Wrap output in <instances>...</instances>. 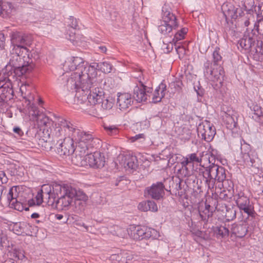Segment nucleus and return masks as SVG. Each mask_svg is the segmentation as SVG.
<instances>
[{
    "label": "nucleus",
    "instance_id": "31",
    "mask_svg": "<svg viewBox=\"0 0 263 263\" xmlns=\"http://www.w3.org/2000/svg\"><path fill=\"white\" fill-rule=\"evenodd\" d=\"M14 11L15 8L11 3L7 1L0 2V15L3 17L9 16Z\"/></svg>",
    "mask_w": 263,
    "mask_h": 263
},
{
    "label": "nucleus",
    "instance_id": "59",
    "mask_svg": "<svg viewBox=\"0 0 263 263\" xmlns=\"http://www.w3.org/2000/svg\"><path fill=\"white\" fill-rule=\"evenodd\" d=\"M74 191L76 194L74 195L73 198H75L76 200L86 201L88 197L83 191L81 190L77 191L75 188Z\"/></svg>",
    "mask_w": 263,
    "mask_h": 263
},
{
    "label": "nucleus",
    "instance_id": "43",
    "mask_svg": "<svg viewBox=\"0 0 263 263\" xmlns=\"http://www.w3.org/2000/svg\"><path fill=\"white\" fill-rule=\"evenodd\" d=\"M38 226H35L26 222H24L23 235L32 236L37 231Z\"/></svg>",
    "mask_w": 263,
    "mask_h": 263
},
{
    "label": "nucleus",
    "instance_id": "39",
    "mask_svg": "<svg viewBox=\"0 0 263 263\" xmlns=\"http://www.w3.org/2000/svg\"><path fill=\"white\" fill-rule=\"evenodd\" d=\"M211 63H212L213 66H222L223 61L219 47H216L215 48L212 53V60Z\"/></svg>",
    "mask_w": 263,
    "mask_h": 263
},
{
    "label": "nucleus",
    "instance_id": "3",
    "mask_svg": "<svg viewBox=\"0 0 263 263\" xmlns=\"http://www.w3.org/2000/svg\"><path fill=\"white\" fill-rule=\"evenodd\" d=\"M28 58L20 57L18 55H12L9 61V64L6 66L5 71L8 78L12 77H21L26 73H30L33 69L32 62Z\"/></svg>",
    "mask_w": 263,
    "mask_h": 263
},
{
    "label": "nucleus",
    "instance_id": "24",
    "mask_svg": "<svg viewBox=\"0 0 263 263\" xmlns=\"http://www.w3.org/2000/svg\"><path fill=\"white\" fill-rule=\"evenodd\" d=\"M11 41L12 45L26 47L30 44L28 36L20 32L13 33L12 34Z\"/></svg>",
    "mask_w": 263,
    "mask_h": 263
},
{
    "label": "nucleus",
    "instance_id": "38",
    "mask_svg": "<svg viewBox=\"0 0 263 263\" xmlns=\"http://www.w3.org/2000/svg\"><path fill=\"white\" fill-rule=\"evenodd\" d=\"M250 108L254 112L255 119L263 125V108L256 104H253L250 106Z\"/></svg>",
    "mask_w": 263,
    "mask_h": 263
},
{
    "label": "nucleus",
    "instance_id": "23",
    "mask_svg": "<svg viewBox=\"0 0 263 263\" xmlns=\"http://www.w3.org/2000/svg\"><path fill=\"white\" fill-rule=\"evenodd\" d=\"M133 102V99L130 93H118L117 104L120 110H126L132 106Z\"/></svg>",
    "mask_w": 263,
    "mask_h": 263
},
{
    "label": "nucleus",
    "instance_id": "9",
    "mask_svg": "<svg viewBox=\"0 0 263 263\" xmlns=\"http://www.w3.org/2000/svg\"><path fill=\"white\" fill-rule=\"evenodd\" d=\"M203 72L205 78L213 82L221 84L224 77V71L222 66H213L208 60L203 65Z\"/></svg>",
    "mask_w": 263,
    "mask_h": 263
},
{
    "label": "nucleus",
    "instance_id": "42",
    "mask_svg": "<svg viewBox=\"0 0 263 263\" xmlns=\"http://www.w3.org/2000/svg\"><path fill=\"white\" fill-rule=\"evenodd\" d=\"M213 231L217 238H223L228 236L229 234V230L225 226L214 227Z\"/></svg>",
    "mask_w": 263,
    "mask_h": 263
},
{
    "label": "nucleus",
    "instance_id": "63",
    "mask_svg": "<svg viewBox=\"0 0 263 263\" xmlns=\"http://www.w3.org/2000/svg\"><path fill=\"white\" fill-rule=\"evenodd\" d=\"M175 49L179 55V58H181V56L183 57L185 55L186 50L183 46L180 45L177 46L176 45H175Z\"/></svg>",
    "mask_w": 263,
    "mask_h": 263
},
{
    "label": "nucleus",
    "instance_id": "6",
    "mask_svg": "<svg viewBox=\"0 0 263 263\" xmlns=\"http://www.w3.org/2000/svg\"><path fill=\"white\" fill-rule=\"evenodd\" d=\"M129 235L134 240L158 239L159 232L156 230L143 226H131L128 230Z\"/></svg>",
    "mask_w": 263,
    "mask_h": 263
},
{
    "label": "nucleus",
    "instance_id": "28",
    "mask_svg": "<svg viewBox=\"0 0 263 263\" xmlns=\"http://www.w3.org/2000/svg\"><path fill=\"white\" fill-rule=\"evenodd\" d=\"M256 40L257 39L254 37V36L245 35L238 41V47L239 48L240 47L242 49L250 51L252 46L255 45Z\"/></svg>",
    "mask_w": 263,
    "mask_h": 263
},
{
    "label": "nucleus",
    "instance_id": "46",
    "mask_svg": "<svg viewBox=\"0 0 263 263\" xmlns=\"http://www.w3.org/2000/svg\"><path fill=\"white\" fill-rule=\"evenodd\" d=\"M252 32L253 35H260L259 39H263V19H259L255 23Z\"/></svg>",
    "mask_w": 263,
    "mask_h": 263
},
{
    "label": "nucleus",
    "instance_id": "54",
    "mask_svg": "<svg viewBox=\"0 0 263 263\" xmlns=\"http://www.w3.org/2000/svg\"><path fill=\"white\" fill-rule=\"evenodd\" d=\"M109 259L112 263H125V260L123 256V251L118 254L111 255Z\"/></svg>",
    "mask_w": 263,
    "mask_h": 263
},
{
    "label": "nucleus",
    "instance_id": "2",
    "mask_svg": "<svg viewBox=\"0 0 263 263\" xmlns=\"http://www.w3.org/2000/svg\"><path fill=\"white\" fill-rule=\"evenodd\" d=\"M202 167L199 170V177H201L208 186V191H214L216 181L223 183L226 181V169L223 167L215 164L214 163H212L208 166Z\"/></svg>",
    "mask_w": 263,
    "mask_h": 263
},
{
    "label": "nucleus",
    "instance_id": "29",
    "mask_svg": "<svg viewBox=\"0 0 263 263\" xmlns=\"http://www.w3.org/2000/svg\"><path fill=\"white\" fill-rule=\"evenodd\" d=\"M104 97V92L101 88L97 87L89 92V103L91 105H96L100 103Z\"/></svg>",
    "mask_w": 263,
    "mask_h": 263
},
{
    "label": "nucleus",
    "instance_id": "61",
    "mask_svg": "<svg viewBox=\"0 0 263 263\" xmlns=\"http://www.w3.org/2000/svg\"><path fill=\"white\" fill-rule=\"evenodd\" d=\"M64 70L68 71H74V62H73V57L70 58L67 61H66L64 65Z\"/></svg>",
    "mask_w": 263,
    "mask_h": 263
},
{
    "label": "nucleus",
    "instance_id": "8",
    "mask_svg": "<svg viewBox=\"0 0 263 263\" xmlns=\"http://www.w3.org/2000/svg\"><path fill=\"white\" fill-rule=\"evenodd\" d=\"M234 200L241 213L247 214L248 218L255 217L256 213L254 210V203L243 192H240L236 194Z\"/></svg>",
    "mask_w": 263,
    "mask_h": 263
},
{
    "label": "nucleus",
    "instance_id": "51",
    "mask_svg": "<svg viewBox=\"0 0 263 263\" xmlns=\"http://www.w3.org/2000/svg\"><path fill=\"white\" fill-rule=\"evenodd\" d=\"M103 127L107 134L110 136H115L119 134V128L115 125L104 124Z\"/></svg>",
    "mask_w": 263,
    "mask_h": 263
},
{
    "label": "nucleus",
    "instance_id": "62",
    "mask_svg": "<svg viewBox=\"0 0 263 263\" xmlns=\"http://www.w3.org/2000/svg\"><path fill=\"white\" fill-rule=\"evenodd\" d=\"M68 25L69 26L74 29H79L78 20L74 18L73 16H70L68 18Z\"/></svg>",
    "mask_w": 263,
    "mask_h": 263
},
{
    "label": "nucleus",
    "instance_id": "36",
    "mask_svg": "<svg viewBox=\"0 0 263 263\" xmlns=\"http://www.w3.org/2000/svg\"><path fill=\"white\" fill-rule=\"evenodd\" d=\"M231 230L233 234L240 238L244 237L248 232L246 224H238L236 223L232 225Z\"/></svg>",
    "mask_w": 263,
    "mask_h": 263
},
{
    "label": "nucleus",
    "instance_id": "32",
    "mask_svg": "<svg viewBox=\"0 0 263 263\" xmlns=\"http://www.w3.org/2000/svg\"><path fill=\"white\" fill-rule=\"evenodd\" d=\"M123 165L125 168L128 167L132 170H136L138 166V160L135 156L126 155L123 156Z\"/></svg>",
    "mask_w": 263,
    "mask_h": 263
},
{
    "label": "nucleus",
    "instance_id": "53",
    "mask_svg": "<svg viewBox=\"0 0 263 263\" xmlns=\"http://www.w3.org/2000/svg\"><path fill=\"white\" fill-rule=\"evenodd\" d=\"M240 142L241 144L240 156H242L253 150L251 146L247 143L244 139H241Z\"/></svg>",
    "mask_w": 263,
    "mask_h": 263
},
{
    "label": "nucleus",
    "instance_id": "34",
    "mask_svg": "<svg viewBox=\"0 0 263 263\" xmlns=\"http://www.w3.org/2000/svg\"><path fill=\"white\" fill-rule=\"evenodd\" d=\"M14 91L11 84L5 83L0 87V95L8 101L13 99Z\"/></svg>",
    "mask_w": 263,
    "mask_h": 263
},
{
    "label": "nucleus",
    "instance_id": "20",
    "mask_svg": "<svg viewBox=\"0 0 263 263\" xmlns=\"http://www.w3.org/2000/svg\"><path fill=\"white\" fill-rule=\"evenodd\" d=\"M164 188L163 182H157L152 184L151 186L146 187L145 193H147L153 199L159 200L164 194Z\"/></svg>",
    "mask_w": 263,
    "mask_h": 263
},
{
    "label": "nucleus",
    "instance_id": "45",
    "mask_svg": "<svg viewBox=\"0 0 263 263\" xmlns=\"http://www.w3.org/2000/svg\"><path fill=\"white\" fill-rule=\"evenodd\" d=\"M113 104L114 103L111 100L105 98L104 97L100 103H98V104L95 105V107L96 108L100 109L101 110H105L111 109L113 106Z\"/></svg>",
    "mask_w": 263,
    "mask_h": 263
},
{
    "label": "nucleus",
    "instance_id": "35",
    "mask_svg": "<svg viewBox=\"0 0 263 263\" xmlns=\"http://www.w3.org/2000/svg\"><path fill=\"white\" fill-rule=\"evenodd\" d=\"M258 158L257 153L255 150L250 152L249 153L241 156V158L243 163L249 166L253 167L255 163V160Z\"/></svg>",
    "mask_w": 263,
    "mask_h": 263
},
{
    "label": "nucleus",
    "instance_id": "5",
    "mask_svg": "<svg viewBox=\"0 0 263 263\" xmlns=\"http://www.w3.org/2000/svg\"><path fill=\"white\" fill-rule=\"evenodd\" d=\"M179 27L177 17L171 10L166 6L162 9V23L158 27V30L161 34L166 36H172L173 30Z\"/></svg>",
    "mask_w": 263,
    "mask_h": 263
},
{
    "label": "nucleus",
    "instance_id": "19",
    "mask_svg": "<svg viewBox=\"0 0 263 263\" xmlns=\"http://www.w3.org/2000/svg\"><path fill=\"white\" fill-rule=\"evenodd\" d=\"M221 9L227 22L230 18L235 20L241 16V14L244 13L241 8L236 7L231 3L223 4Z\"/></svg>",
    "mask_w": 263,
    "mask_h": 263
},
{
    "label": "nucleus",
    "instance_id": "52",
    "mask_svg": "<svg viewBox=\"0 0 263 263\" xmlns=\"http://www.w3.org/2000/svg\"><path fill=\"white\" fill-rule=\"evenodd\" d=\"M183 159L184 160H187L190 164L194 165V163H199L200 165V158H199V157H197V153L188 154L185 157H183Z\"/></svg>",
    "mask_w": 263,
    "mask_h": 263
},
{
    "label": "nucleus",
    "instance_id": "44",
    "mask_svg": "<svg viewBox=\"0 0 263 263\" xmlns=\"http://www.w3.org/2000/svg\"><path fill=\"white\" fill-rule=\"evenodd\" d=\"M219 204L220 203H218L217 199L216 198L212 197L206 199L204 205L214 212L216 210H221L218 207Z\"/></svg>",
    "mask_w": 263,
    "mask_h": 263
},
{
    "label": "nucleus",
    "instance_id": "50",
    "mask_svg": "<svg viewBox=\"0 0 263 263\" xmlns=\"http://www.w3.org/2000/svg\"><path fill=\"white\" fill-rule=\"evenodd\" d=\"M11 258L17 260H23L25 258V252L23 250L19 249H13L10 252Z\"/></svg>",
    "mask_w": 263,
    "mask_h": 263
},
{
    "label": "nucleus",
    "instance_id": "10",
    "mask_svg": "<svg viewBox=\"0 0 263 263\" xmlns=\"http://www.w3.org/2000/svg\"><path fill=\"white\" fill-rule=\"evenodd\" d=\"M61 185L55 184L51 186L44 184L41 188L44 202L49 205H53L57 198L58 192L61 191Z\"/></svg>",
    "mask_w": 263,
    "mask_h": 263
},
{
    "label": "nucleus",
    "instance_id": "4",
    "mask_svg": "<svg viewBox=\"0 0 263 263\" xmlns=\"http://www.w3.org/2000/svg\"><path fill=\"white\" fill-rule=\"evenodd\" d=\"M28 109L30 120L36 122L35 125L37 126L40 132L42 131L43 137L45 138H49L52 120L45 114L40 113L37 107L33 103L28 107Z\"/></svg>",
    "mask_w": 263,
    "mask_h": 263
},
{
    "label": "nucleus",
    "instance_id": "27",
    "mask_svg": "<svg viewBox=\"0 0 263 263\" xmlns=\"http://www.w3.org/2000/svg\"><path fill=\"white\" fill-rule=\"evenodd\" d=\"M181 167L178 170V174L181 177H187L194 176L192 175L194 165L190 164L187 160H184L181 162Z\"/></svg>",
    "mask_w": 263,
    "mask_h": 263
},
{
    "label": "nucleus",
    "instance_id": "15",
    "mask_svg": "<svg viewBox=\"0 0 263 263\" xmlns=\"http://www.w3.org/2000/svg\"><path fill=\"white\" fill-rule=\"evenodd\" d=\"M93 81L91 79H88L76 90L75 98L80 103H83L87 100L89 102V92Z\"/></svg>",
    "mask_w": 263,
    "mask_h": 263
},
{
    "label": "nucleus",
    "instance_id": "18",
    "mask_svg": "<svg viewBox=\"0 0 263 263\" xmlns=\"http://www.w3.org/2000/svg\"><path fill=\"white\" fill-rule=\"evenodd\" d=\"M74 72L72 73L76 78V77L82 76L83 75L89 76L91 64L88 65L87 63L80 57H73Z\"/></svg>",
    "mask_w": 263,
    "mask_h": 263
},
{
    "label": "nucleus",
    "instance_id": "17",
    "mask_svg": "<svg viewBox=\"0 0 263 263\" xmlns=\"http://www.w3.org/2000/svg\"><path fill=\"white\" fill-rule=\"evenodd\" d=\"M87 165L93 168L103 167L105 163V157L103 153L100 151H96L92 153L89 152L86 156Z\"/></svg>",
    "mask_w": 263,
    "mask_h": 263
},
{
    "label": "nucleus",
    "instance_id": "49",
    "mask_svg": "<svg viewBox=\"0 0 263 263\" xmlns=\"http://www.w3.org/2000/svg\"><path fill=\"white\" fill-rule=\"evenodd\" d=\"M9 205L11 206V208H13L15 210L20 212H22L23 210H29V207L27 206V204L24 202H21L20 201H18V200H15V201L11 203Z\"/></svg>",
    "mask_w": 263,
    "mask_h": 263
},
{
    "label": "nucleus",
    "instance_id": "55",
    "mask_svg": "<svg viewBox=\"0 0 263 263\" xmlns=\"http://www.w3.org/2000/svg\"><path fill=\"white\" fill-rule=\"evenodd\" d=\"M188 29L187 28H182L174 34L173 41L177 42L184 38L185 35L187 33Z\"/></svg>",
    "mask_w": 263,
    "mask_h": 263
},
{
    "label": "nucleus",
    "instance_id": "40",
    "mask_svg": "<svg viewBox=\"0 0 263 263\" xmlns=\"http://www.w3.org/2000/svg\"><path fill=\"white\" fill-rule=\"evenodd\" d=\"M20 187L13 186L11 187L7 195V201L10 204L11 203L18 200Z\"/></svg>",
    "mask_w": 263,
    "mask_h": 263
},
{
    "label": "nucleus",
    "instance_id": "33",
    "mask_svg": "<svg viewBox=\"0 0 263 263\" xmlns=\"http://www.w3.org/2000/svg\"><path fill=\"white\" fill-rule=\"evenodd\" d=\"M75 155L73 156L71 158L72 163L78 166H84L87 165V160H86V156L89 153H86L85 154H82L80 152L76 151Z\"/></svg>",
    "mask_w": 263,
    "mask_h": 263
},
{
    "label": "nucleus",
    "instance_id": "41",
    "mask_svg": "<svg viewBox=\"0 0 263 263\" xmlns=\"http://www.w3.org/2000/svg\"><path fill=\"white\" fill-rule=\"evenodd\" d=\"M12 50V55H18L20 57H27L29 58V49L27 47L13 45Z\"/></svg>",
    "mask_w": 263,
    "mask_h": 263
},
{
    "label": "nucleus",
    "instance_id": "30",
    "mask_svg": "<svg viewBox=\"0 0 263 263\" xmlns=\"http://www.w3.org/2000/svg\"><path fill=\"white\" fill-rule=\"evenodd\" d=\"M214 212L206 207L205 205H200L198 208L199 216L201 221L204 223L203 227L204 225L207 224L209 219L212 218Z\"/></svg>",
    "mask_w": 263,
    "mask_h": 263
},
{
    "label": "nucleus",
    "instance_id": "48",
    "mask_svg": "<svg viewBox=\"0 0 263 263\" xmlns=\"http://www.w3.org/2000/svg\"><path fill=\"white\" fill-rule=\"evenodd\" d=\"M227 23V25L224 27V32L227 37L228 38L235 36L236 33L235 25H233L232 22H231L230 24L228 22Z\"/></svg>",
    "mask_w": 263,
    "mask_h": 263
},
{
    "label": "nucleus",
    "instance_id": "26",
    "mask_svg": "<svg viewBox=\"0 0 263 263\" xmlns=\"http://www.w3.org/2000/svg\"><path fill=\"white\" fill-rule=\"evenodd\" d=\"M166 90V84L165 80H163L156 88L152 97V102L157 103L160 102L164 97Z\"/></svg>",
    "mask_w": 263,
    "mask_h": 263
},
{
    "label": "nucleus",
    "instance_id": "11",
    "mask_svg": "<svg viewBox=\"0 0 263 263\" xmlns=\"http://www.w3.org/2000/svg\"><path fill=\"white\" fill-rule=\"evenodd\" d=\"M185 182L187 186L193 187L194 194L197 198H200L205 192H206V194L209 193L208 186L201 177L196 178L195 176L190 177L186 179Z\"/></svg>",
    "mask_w": 263,
    "mask_h": 263
},
{
    "label": "nucleus",
    "instance_id": "1",
    "mask_svg": "<svg viewBox=\"0 0 263 263\" xmlns=\"http://www.w3.org/2000/svg\"><path fill=\"white\" fill-rule=\"evenodd\" d=\"M55 136H69L72 137L76 144V152H80L82 154L91 152L94 147L100 145L101 140L95 137L89 132L79 129L71 122L64 118H60L58 126L54 129Z\"/></svg>",
    "mask_w": 263,
    "mask_h": 263
},
{
    "label": "nucleus",
    "instance_id": "57",
    "mask_svg": "<svg viewBox=\"0 0 263 263\" xmlns=\"http://www.w3.org/2000/svg\"><path fill=\"white\" fill-rule=\"evenodd\" d=\"M192 133L190 129L189 128H183L182 130V133L179 135L180 139L185 142L189 141L191 138Z\"/></svg>",
    "mask_w": 263,
    "mask_h": 263
},
{
    "label": "nucleus",
    "instance_id": "7",
    "mask_svg": "<svg viewBox=\"0 0 263 263\" xmlns=\"http://www.w3.org/2000/svg\"><path fill=\"white\" fill-rule=\"evenodd\" d=\"M61 191L58 192L54 204L57 209L65 210L71 204L76 192L74 187L67 184L61 185Z\"/></svg>",
    "mask_w": 263,
    "mask_h": 263
},
{
    "label": "nucleus",
    "instance_id": "37",
    "mask_svg": "<svg viewBox=\"0 0 263 263\" xmlns=\"http://www.w3.org/2000/svg\"><path fill=\"white\" fill-rule=\"evenodd\" d=\"M138 209L143 212L148 211L156 212L158 210L157 205L156 202L151 200H147L140 202L138 205Z\"/></svg>",
    "mask_w": 263,
    "mask_h": 263
},
{
    "label": "nucleus",
    "instance_id": "25",
    "mask_svg": "<svg viewBox=\"0 0 263 263\" xmlns=\"http://www.w3.org/2000/svg\"><path fill=\"white\" fill-rule=\"evenodd\" d=\"M255 46H252L250 50L253 59L256 61H263V42L256 40Z\"/></svg>",
    "mask_w": 263,
    "mask_h": 263
},
{
    "label": "nucleus",
    "instance_id": "12",
    "mask_svg": "<svg viewBox=\"0 0 263 263\" xmlns=\"http://www.w3.org/2000/svg\"><path fill=\"white\" fill-rule=\"evenodd\" d=\"M198 136L207 142L211 141L216 134L215 127L209 121L200 123L197 127Z\"/></svg>",
    "mask_w": 263,
    "mask_h": 263
},
{
    "label": "nucleus",
    "instance_id": "47",
    "mask_svg": "<svg viewBox=\"0 0 263 263\" xmlns=\"http://www.w3.org/2000/svg\"><path fill=\"white\" fill-rule=\"evenodd\" d=\"M224 208L226 209L225 219L226 221H230L235 219L236 217L237 211L234 208H228L226 204H224Z\"/></svg>",
    "mask_w": 263,
    "mask_h": 263
},
{
    "label": "nucleus",
    "instance_id": "64",
    "mask_svg": "<svg viewBox=\"0 0 263 263\" xmlns=\"http://www.w3.org/2000/svg\"><path fill=\"white\" fill-rule=\"evenodd\" d=\"M260 4H259L257 8L255 9V11L257 12V14L258 16L263 18V1Z\"/></svg>",
    "mask_w": 263,
    "mask_h": 263
},
{
    "label": "nucleus",
    "instance_id": "16",
    "mask_svg": "<svg viewBox=\"0 0 263 263\" xmlns=\"http://www.w3.org/2000/svg\"><path fill=\"white\" fill-rule=\"evenodd\" d=\"M153 89L147 87L141 82L139 81V85H137L134 89V98L138 102H145L152 93Z\"/></svg>",
    "mask_w": 263,
    "mask_h": 263
},
{
    "label": "nucleus",
    "instance_id": "13",
    "mask_svg": "<svg viewBox=\"0 0 263 263\" xmlns=\"http://www.w3.org/2000/svg\"><path fill=\"white\" fill-rule=\"evenodd\" d=\"M61 138H64L63 141L60 143L59 147H58L57 151L58 154L61 156H69L73 154L76 151V146H74V140L72 137L69 136L63 135L60 136ZM58 138H60L59 137ZM62 138L60 139L58 142L62 141Z\"/></svg>",
    "mask_w": 263,
    "mask_h": 263
},
{
    "label": "nucleus",
    "instance_id": "22",
    "mask_svg": "<svg viewBox=\"0 0 263 263\" xmlns=\"http://www.w3.org/2000/svg\"><path fill=\"white\" fill-rule=\"evenodd\" d=\"M89 79H90L89 76L86 74L82 76H76L75 78L73 74H71L70 78L67 80V88L70 90H75L76 91Z\"/></svg>",
    "mask_w": 263,
    "mask_h": 263
},
{
    "label": "nucleus",
    "instance_id": "21",
    "mask_svg": "<svg viewBox=\"0 0 263 263\" xmlns=\"http://www.w3.org/2000/svg\"><path fill=\"white\" fill-rule=\"evenodd\" d=\"M113 66L108 61H104L100 63H92L91 64L90 69L89 77L93 80L96 78L97 72V70H100L104 73H110Z\"/></svg>",
    "mask_w": 263,
    "mask_h": 263
},
{
    "label": "nucleus",
    "instance_id": "60",
    "mask_svg": "<svg viewBox=\"0 0 263 263\" xmlns=\"http://www.w3.org/2000/svg\"><path fill=\"white\" fill-rule=\"evenodd\" d=\"M182 83L181 81H176L172 82L169 85V87L171 89H174V91L176 92H180L182 89Z\"/></svg>",
    "mask_w": 263,
    "mask_h": 263
},
{
    "label": "nucleus",
    "instance_id": "14",
    "mask_svg": "<svg viewBox=\"0 0 263 263\" xmlns=\"http://www.w3.org/2000/svg\"><path fill=\"white\" fill-rule=\"evenodd\" d=\"M221 116L222 122L228 129L232 130L236 127L237 123L235 119L237 116L235 111L231 107L223 105Z\"/></svg>",
    "mask_w": 263,
    "mask_h": 263
},
{
    "label": "nucleus",
    "instance_id": "56",
    "mask_svg": "<svg viewBox=\"0 0 263 263\" xmlns=\"http://www.w3.org/2000/svg\"><path fill=\"white\" fill-rule=\"evenodd\" d=\"M243 14H241V16L238 17V21L241 24L243 23L245 27H248L250 24V21L254 19V17L249 13H247L246 16H243Z\"/></svg>",
    "mask_w": 263,
    "mask_h": 263
},
{
    "label": "nucleus",
    "instance_id": "58",
    "mask_svg": "<svg viewBox=\"0 0 263 263\" xmlns=\"http://www.w3.org/2000/svg\"><path fill=\"white\" fill-rule=\"evenodd\" d=\"M24 222L14 223L12 227V230L14 233L18 235H23V228Z\"/></svg>",
    "mask_w": 263,
    "mask_h": 263
}]
</instances>
